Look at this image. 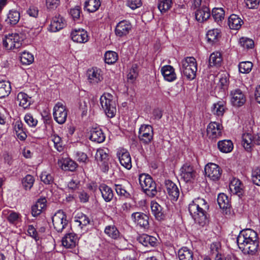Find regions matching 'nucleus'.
I'll return each instance as SVG.
<instances>
[{
    "label": "nucleus",
    "mask_w": 260,
    "mask_h": 260,
    "mask_svg": "<svg viewBox=\"0 0 260 260\" xmlns=\"http://www.w3.org/2000/svg\"><path fill=\"white\" fill-rule=\"evenodd\" d=\"M237 243L243 253L253 255L258 246L257 233L250 229L243 230L237 238Z\"/></svg>",
    "instance_id": "obj_1"
},
{
    "label": "nucleus",
    "mask_w": 260,
    "mask_h": 260,
    "mask_svg": "<svg viewBox=\"0 0 260 260\" xmlns=\"http://www.w3.org/2000/svg\"><path fill=\"white\" fill-rule=\"evenodd\" d=\"M209 205L202 198L196 199L189 204L188 211L196 223L204 226L207 222V211Z\"/></svg>",
    "instance_id": "obj_2"
},
{
    "label": "nucleus",
    "mask_w": 260,
    "mask_h": 260,
    "mask_svg": "<svg viewBox=\"0 0 260 260\" xmlns=\"http://www.w3.org/2000/svg\"><path fill=\"white\" fill-rule=\"evenodd\" d=\"M180 71L189 80L194 79L197 71V63L193 57H187L181 62Z\"/></svg>",
    "instance_id": "obj_3"
},
{
    "label": "nucleus",
    "mask_w": 260,
    "mask_h": 260,
    "mask_svg": "<svg viewBox=\"0 0 260 260\" xmlns=\"http://www.w3.org/2000/svg\"><path fill=\"white\" fill-rule=\"evenodd\" d=\"M139 180L141 186L147 196L153 197L156 195V185L150 175L141 174L139 176Z\"/></svg>",
    "instance_id": "obj_4"
},
{
    "label": "nucleus",
    "mask_w": 260,
    "mask_h": 260,
    "mask_svg": "<svg viewBox=\"0 0 260 260\" xmlns=\"http://www.w3.org/2000/svg\"><path fill=\"white\" fill-rule=\"evenodd\" d=\"M100 104L108 117L113 118L115 116L116 112V103L111 94L104 93L100 98Z\"/></svg>",
    "instance_id": "obj_5"
},
{
    "label": "nucleus",
    "mask_w": 260,
    "mask_h": 260,
    "mask_svg": "<svg viewBox=\"0 0 260 260\" xmlns=\"http://www.w3.org/2000/svg\"><path fill=\"white\" fill-rule=\"evenodd\" d=\"M95 158L101 170L104 173L107 172L110 168V156L108 149H98Z\"/></svg>",
    "instance_id": "obj_6"
},
{
    "label": "nucleus",
    "mask_w": 260,
    "mask_h": 260,
    "mask_svg": "<svg viewBox=\"0 0 260 260\" xmlns=\"http://www.w3.org/2000/svg\"><path fill=\"white\" fill-rule=\"evenodd\" d=\"M22 41L23 39L18 34H9L3 38V45L7 50L18 49L21 46Z\"/></svg>",
    "instance_id": "obj_7"
},
{
    "label": "nucleus",
    "mask_w": 260,
    "mask_h": 260,
    "mask_svg": "<svg viewBox=\"0 0 260 260\" xmlns=\"http://www.w3.org/2000/svg\"><path fill=\"white\" fill-rule=\"evenodd\" d=\"M53 115L54 120L58 124H62L67 120L68 110L62 103L58 102L54 107Z\"/></svg>",
    "instance_id": "obj_8"
},
{
    "label": "nucleus",
    "mask_w": 260,
    "mask_h": 260,
    "mask_svg": "<svg viewBox=\"0 0 260 260\" xmlns=\"http://www.w3.org/2000/svg\"><path fill=\"white\" fill-rule=\"evenodd\" d=\"M54 228L57 232H61L68 223L67 215L64 212L58 210L52 217Z\"/></svg>",
    "instance_id": "obj_9"
},
{
    "label": "nucleus",
    "mask_w": 260,
    "mask_h": 260,
    "mask_svg": "<svg viewBox=\"0 0 260 260\" xmlns=\"http://www.w3.org/2000/svg\"><path fill=\"white\" fill-rule=\"evenodd\" d=\"M242 139L243 146L247 151H250L254 144L260 145V133L254 135L245 133L243 134Z\"/></svg>",
    "instance_id": "obj_10"
},
{
    "label": "nucleus",
    "mask_w": 260,
    "mask_h": 260,
    "mask_svg": "<svg viewBox=\"0 0 260 260\" xmlns=\"http://www.w3.org/2000/svg\"><path fill=\"white\" fill-rule=\"evenodd\" d=\"M138 138L143 144H149L153 138L152 127L148 124L142 125L139 128Z\"/></svg>",
    "instance_id": "obj_11"
},
{
    "label": "nucleus",
    "mask_w": 260,
    "mask_h": 260,
    "mask_svg": "<svg viewBox=\"0 0 260 260\" xmlns=\"http://www.w3.org/2000/svg\"><path fill=\"white\" fill-rule=\"evenodd\" d=\"M206 176L213 181L219 179L221 177L222 170L216 164L209 163L205 167Z\"/></svg>",
    "instance_id": "obj_12"
},
{
    "label": "nucleus",
    "mask_w": 260,
    "mask_h": 260,
    "mask_svg": "<svg viewBox=\"0 0 260 260\" xmlns=\"http://www.w3.org/2000/svg\"><path fill=\"white\" fill-rule=\"evenodd\" d=\"M222 126L218 122H211L207 128V133L209 138L215 140L219 138L222 134Z\"/></svg>",
    "instance_id": "obj_13"
},
{
    "label": "nucleus",
    "mask_w": 260,
    "mask_h": 260,
    "mask_svg": "<svg viewBox=\"0 0 260 260\" xmlns=\"http://www.w3.org/2000/svg\"><path fill=\"white\" fill-rule=\"evenodd\" d=\"M231 101L232 104L236 107H241L246 102V97L242 91L240 89H235L231 91Z\"/></svg>",
    "instance_id": "obj_14"
},
{
    "label": "nucleus",
    "mask_w": 260,
    "mask_h": 260,
    "mask_svg": "<svg viewBox=\"0 0 260 260\" xmlns=\"http://www.w3.org/2000/svg\"><path fill=\"white\" fill-rule=\"evenodd\" d=\"M132 28L131 23L126 20L120 21L116 25L115 32L117 36L122 37L129 34Z\"/></svg>",
    "instance_id": "obj_15"
},
{
    "label": "nucleus",
    "mask_w": 260,
    "mask_h": 260,
    "mask_svg": "<svg viewBox=\"0 0 260 260\" xmlns=\"http://www.w3.org/2000/svg\"><path fill=\"white\" fill-rule=\"evenodd\" d=\"M117 156L120 164L123 167L128 170L131 169L132 167L131 157L129 153L126 150L124 149L119 150L117 152Z\"/></svg>",
    "instance_id": "obj_16"
},
{
    "label": "nucleus",
    "mask_w": 260,
    "mask_h": 260,
    "mask_svg": "<svg viewBox=\"0 0 260 260\" xmlns=\"http://www.w3.org/2000/svg\"><path fill=\"white\" fill-rule=\"evenodd\" d=\"M180 172L182 178L186 182L191 181L196 177V171L193 167L188 164H185L182 167Z\"/></svg>",
    "instance_id": "obj_17"
},
{
    "label": "nucleus",
    "mask_w": 260,
    "mask_h": 260,
    "mask_svg": "<svg viewBox=\"0 0 260 260\" xmlns=\"http://www.w3.org/2000/svg\"><path fill=\"white\" fill-rule=\"evenodd\" d=\"M132 218L135 223L140 227L148 229L149 227V217L142 212H135L132 214Z\"/></svg>",
    "instance_id": "obj_18"
},
{
    "label": "nucleus",
    "mask_w": 260,
    "mask_h": 260,
    "mask_svg": "<svg viewBox=\"0 0 260 260\" xmlns=\"http://www.w3.org/2000/svg\"><path fill=\"white\" fill-rule=\"evenodd\" d=\"M71 37L74 42L79 43H84L88 40L87 32L83 29L73 30L71 34Z\"/></svg>",
    "instance_id": "obj_19"
},
{
    "label": "nucleus",
    "mask_w": 260,
    "mask_h": 260,
    "mask_svg": "<svg viewBox=\"0 0 260 260\" xmlns=\"http://www.w3.org/2000/svg\"><path fill=\"white\" fill-rule=\"evenodd\" d=\"M165 186L171 199L176 201L180 194L179 189L177 185L171 180H168L165 181Z\"/></svg>",
    "instance_id": "obj_20"
},
{
    "label": "nucleus",
    "mask_w": 260,
    "mask_h": 260,
    "mask_svg": "<svg viewBox=\"0 0 260 260\" xmlns=\"http://www.w3.org/2000/svg\"><path fill=\"white\" fill-rule=\"evenodd\" d=\"M3 215L12 224H16L21 220V216L20 213L9 209L4 210Z\"/></svg>",
    "instance_id": "obj_21"
},
{
    "label": "nucleus",
    "mask_w": 260,
    "mask_h": 260,
    "mask_svg": "<svg viewBox=\"0 0 260 260\" xmlns=\"http://www.w3.org/2000/svg\"><path fill=\"white\" fill-rule=\"evenodd\" d=\"M161 73L165 80L172 82L176 80L177 76L175 72V69L170 65H166L161 68Z\"/></svg>",
    "instance_id": "obj_22"
},
{
    "label": "nucleus",
    "mask_w": 260,
    "mask_h": 260,
    "mask_svg": "<svg viewBox=\"0 0 260 260\" xmlns=\"http://www.w3.org/2000/svg\"><path fill=\"white\" fill-rule=\"evenodd\" d=\"M66 25V22L63 18L59 15L55 16L52 18L49 26V29L52 32H56Z\"/></svg>",
    "instance_id": "obj_23"
},
{
    "label": "nucleus",
    "mask_w": 260,
    "mask_h": 260,
    "mask_svg": "<svg viewBox=\"0 0 260 260\" xmlns=\"http://www.w3.org/2000/svg\"><path fill=\"white\" fill-rule=\"evenodd\" d=\"M101 70L92 68L87 71L88 79L92 84H97L103 80Z\"/></svg>",
    "instance_id": "obj_24"
},
{
    "label": "nucleus",
    "mask_w": 260,
    "mask_h": 260,
    "mask_svg": "<svg viewBox=\"0 0 260 260\" xmlns=\"http://www.w3.org/2000/svg\"><path fill=\"white\" fill-rule=\"evenodd\" d=\"M137 240L140 243L145 247H154L156 245L157 239L153 236L147 234H142L139 236Z\"/></svg>",
    "instance_id": "obj_25"
},
{
    "label": "nucleus",
    "mask_w": 260,
    "mask_h": 260,
    "mask_svg": "<svg viewBox=\"0 0 260 260\" xmlns=\"http://www.w3.org/2000/svg\"><path fill=\"white\" fill-rule=\"evenodd\" d=\"M78 242V239L75 234L69 233L66 235L62 239V244L67 248L75 247Z\"/></svg>",
    "instance_id": "obj_26"
},
{
    "label": "nucleus",
    "mask_w": 260,
    "mask_h": 260,
    "mask_svg": "<svg viewBox=\"0 0 260 260\" xmlns=\"http://www.w3.org/2000/svg\"><path fill=\"white\" fill-rule=\"evenodd\" d=\"M47 200L45 198H40L31 207V214L34 217L40 215L43 209L46 208Z\"/></svg>",
    "instance_id": "obj_27"
},
{
    "label": "nucleus",
    "mask_w": 260,
    "mask_h": 260,
    "mask_svg": "<svg viewBox=\"0 0 260 260\" xmlns=\"http://www.w3.org/2000/svg\"><path fill=\"white\" fill-rule=\"evenodd\" d=\"M210 16V9L206 6H203L199 8L195 13L196 19L199 22H203L207 20Z\"/></svg>",
    "instance_id": "obj_28"
},
{
    "label": "nucleus",
    "mask_w": 260,
    "mask_h": 260,
    "mask_svg": "<svg viewBox=\"0 0 260 260\" xmlns=\"http://www.w3.org/2000/svg\"><path fill=\"white\" fill-rule=\"evenodd\" d=\"M89 139L92 141L100 143L105 141V136L100 128L95 127L91 129Z\"/></svg>",
    "instance_id": "obj_29"
},
{
    "label": "nucleus",
    "mask_w": 260,
    "mask_h": 260,
    "mask_svg": "<svg viewBox=\"0 0 260 260\" xmlns=\"http://www.w3.org/2000/svg\"><path fill=\"white\" fill-rule=\"evenodd\" d=\"M151 208L152 214L157 220L161 221L165 219V214L163 208L157 202H151Z\"/></svg>",
    "instance_id": "obj_30"
},
{
    "label": "nucleus",
    "mask_w": 260,
    "mask_h": 260,
    "mask_svg": "<svg viewBox=\"0 0 260 260\" xmlns=\"http://www.w3.org/2000/svg\"><path fill=\"white\" fill-rule=\"evenodd\" d=\"M14 130L18 139L24 141L27 137L26 130L23 127V124L20 120H17L14 125Z\"/></svg>",
    "instance_id": "obj_31"
},
{
    "label": "nucleus",
    "mask_w": 260,
    "mask_h": 260,
    "mask_svg": "<svg viewBox=\"0 0 260 260\" xmlns=\"http://www.w3.org/2000/svg\"><path fill=\"white\" fill-rule=\"evenodd\" d=\"M99 189L105 202H109L112 201L114 197V193L111 187L105 184H102L99 186Z\"/></svg>",
    "instance_id": "obj_32"
},
{
    "label": "nucleus",
    "mask_w": 260,
    "mask_h": 260,
    "mask_svg": "<svg viewBox=\"0 0 260 260\" xmlns=\"http://www.w3.org/2000/svg\"><path fill=\"white\" fill-rule=\"evenodd\" d=\"M74 222L76 225L82 229L90 224V219L86 215L80 213L74 217Z\"/></svg>",
    "instance_id": "obj_33"
},
{
    "label": "nucleus",
    "mask_w": 260,
    "mask_h": 260,
    "mask_svg": "<svg viewBox=\"0 0 260 260\" xmlns=\"http://www.w3.org/2000/svg\"><path fill=\"white\" fill-rule=\"evenodd\" d=\"M228 24L231 29L238 30L243 24V21L238 15L233 14L229 17Z\"/></svg>",
    "instance_id": "obj_34"
},
{
    "label": "nucleus",
    "mask_w": 260,
    "mask_h": 260,
    "mask_svg": "<svg viewBox=\"0 0 260 260\" xmlns=\"http://www.w3.org/2000/svg\"><path fill=\"white\" fill-rule=\"evenodd\" d=\"M244 186L241 181L237 178H234L230 184V189L233 193L240 196L242 194Z\"/></svg>",
    "instance_id": "obj_35"
},
{
    "label": "nucleus",
    "mask_w": 260,
    "mask_h": 260,
    "mask_svg": "<svg viewBox=\"0 0 260 260\" xmlns=\"http://www.w3.org/2000/svg\"><path fill=\"white\" fill-rule=\"evenodd\" d=\"M59 164L61 169L64 170L73 171L77 167V164L74 161L68 158L62 159L59 161Z\"/></svg>",
    "instance_id": "obj_36"
},
{
    "label": "nucleus",
    "mask_w": 260,
    "mask_h": 260,
    "mask_svg": "<svg viewBox=\"0 0 260 260\" xmlns=\"http://www.w3.org/2000/svg\"><path fill=\"white\" fill-rule=\"evenodd\" d=\"M100 6V0H86L84 3V9L89 13H93L99 9Z\"/></svg>",
    "instance_id": "obj_37"
},
{
    "label": "nucleus",
    "mask_w": 260,
    "mask_h": 260,
    "mask_svg": "<svg viewBox=\"0 0 260 260\" xmlns=\"http://www.w3.org/2000/svg\"><path fill=\"white\" fill-rule=\"evenodd\" d=\"M218 149L222 152L229 153L233 149V144L231 141L224 140L219 141L217 143Z\"/></svg>",
    "instance_id": "obj_38"
},
{
    "label": "nucleus",
    "mask_w": 260,
    "mask_h": 260,
    "mask_svg": "<svg viewBox=\"0 0 260 260\" xmlns=\"http://www.w3.org/2000/svg\"><path fill=\"white\" fill-rule=\"evenodd\" d=\"M225 103L223 101H219L215 103L212 108V113L218 116H222L226 110Z\"/></svg>",
    "instance_id": "obj_39"
},
{
    "label": "nucleus",
    "mask_w": 260,
    "mask_h": 260,
    "mask_svg": "<svg viewBox=\"0 0 260 260\" xmlns=\"http://www.w3.org/2000/svg\"><path fill=\"white\" fill-rule=\"evenodd\" d=\"M30 98L24 92H19L17 97L19 105L24 109L27 108L30 105Z\"/></svg>",
    "instance_id": "obj_40"
},
{
    "label": "nucleus",
    "mask_w": 260,
    "mask_h": 260,
    "mask_svg": "<svg viewBox=\"0 0 260 260\" xmlns=\"http://www.w3.org/2000/svg\"><path fill=\"white\" fill-rule=\"evenodd\" d=\"M220 30L218 29H212L208 31L206 38L209 43L213 44L216 43L220 37Z\"/></svg>",
    "instance_id": "obj_41"
},
{
    "label": "nucleus",
    "mask_w": 260,
    "mask_h": 260,
    "mask_svg": "<svg viewBox=\"0 0 260 260\" xmlns=\"http://www.w3.org/2000/svg\"><path fill=\"white\" fill-rule=\"evenodd\" d=\"M217 201L220 209L226 210L230 207V204L228 196L223 193H219Z\"/></svg>",
    "instance_id": "obj_42"
},
{
    "label": "nucleus",
    "mask_w": 260,
    "mask_h": 260,
    "mask_svg": "<svg viewBox=\"0 0 260 260\" xmlns=\"http://www.w3.org/2000/svg\"><path fill=\"white\" fill-rule=\"evenodd\" d=\"M20 19V14L17 11L11 10L9 11L7 15V18L5 20V22L7 24L10 25L16 24Z\"/></svg>",
    "instance_id": "obj_43"
},
{
    "label": "nucleus",
    "mask_w": 260,
    "mask_h": 260,
    "mask_svg": "<svg viewBox=\"0 0 260 260\" xmlns=\"http://www.w3.org/2000/svg\"><path fill=\"white\" fill-rule=\"evenodd\" d=\"M222 57L219 52L212 53L209 57V65L211 67H219L222 62Z\"/></svg>",
    "instance_id": "obj_44"
},
{
    "label": "nucleus",
    "mask_w": 260,
    "mask_h": 260,
    "mask_svg": "<svg viewBox=\"0 0 260 260\" xmlns=\"http://www.w3.org/2000/svg\"><path fill=\"white\" fill-rule=\"evenodd\" d=\"M11 87L10 82L0 81V99L7 96L11 92Z\"/></svg>",
    "instance_id": "obj_45"
},
{
    "label": "nucleus",
    "mask_w": 260,
    "mask_h": 260,
    "mask_svg": "<svg viewBox=\"0 0 260 260\" xmlns=\"http://www.w3.org/2000/svg\"><path fill=\"white\" fill-rule=\"evenodd\" d=\"M222 250L221 243L218 242H213L210 247V254L212 257L222 255Z\"/></svg>",
    "instance_id": "obj_46"
},
{
    "label": "nucleus",
    "mask_w": 260,
    "mask_h": 260,
    "mask_svg": "<svg viewBox=\"0 0 260 260\" xmlns=\"http://www.w3.org/2000/svg\"><path fill=\"white\" fill-rule=\"evenodd\" d=\"M104 232L107 236L113 239H117L120 235L119 231L114 225L106 226Z\"/></svg>",
    "instance_id": "obj_47"
},
{
    "label": "nucleus",
    "mask_w": 260,
    "mask_h": 260,
    "mask_svg": "<svg viewBox=\"0 0 260 260\" xmlns=\"http://www.w3.org/2000/svg\"><path fill=\"white\" fill-rule=\"evenodd\" d=\"M180 260H193L192 252L187 247H183L178 251Z\"/></svg>",
    "instance_id": "obj_48"
},
{
    "label": "nucleus",
    "mask_w": 260,
    "mask_h": 260,
    "mask_svg": "<svg viewBox=\"0 0 260 260\" xmlns=\"http://www.w3.org/2000/svg\"><path fill=\"white\" fill-rule=\"evenodd\" d=\"M105 61L109 64H113L118 60V56L116 52L108 51L106 52L105 55Z\"/></svg>",
    "instance_id": "obj_49"
},
{
    "label": "nucleus",
    "mask_w": 260,
    "mask_h": 260,
    "mask_svg": "<svg viewBox=\"0 0 260 260\" xmlns=\"http://www.w3.org/2000/svg\"><path fill=\"white\" fill-rule=\"evenodd\" d=\"M34 182V177L31 175L28 174L23 178L22 184L25 190H29L32 187Z\"/></svg>",
    "instance_id": "obj_50"
},
{
    "label": "nucleus",
    "mask_w": 260,
    "mask_h": 260,
    "mask_svg": "<svg viewBox=\"0 0 260 260\" xmlns=\"http://www.w3.org/2000/svg\"><path fill=\"white\" fill-rule=\"evenodd\" d=\"M212 15L215 21L218 22L223 19L224 11L221 8H214L212 10Z\"/></svg>",
    "instance_id": "obj_51"
},
{
    "label": "nucleus",
    "mask_w": 260,
    "mask_h": 260,
    "mask_svg": "<svg viewBox=\"0 0 260 260\" xmlns=\"http://www.w3.org/2000/svg\"><path fill=\"white\" fill-rule=\"evenodd\" d=\"M172 0H159L158 8L161 13H165L171 7Z\"/></svg>",
    "instance_id": "obj_52"
},
{
    "label": "nucleus",
    "mask_w": 260,
    "mask_h": 260,
    "mask_svg": "<svg viewBox=\"0 0 260 260\" xmlns=\"http://www.w3.org/2000/svg\"><path fill=\"white\" fill-rule=\"evenodd\" d=\"M41 180L46 184H51L54 182V177L51 173L43 171L40 175Z\"/></svg>",
    "instance_id": "obj_53"
},
{
    "label": "nucleus",
    "mask_w": 260,
    "mask_h": 260,
    "mask_svg": "<svg viewBox=\"0 0 260 260\" xmlns=\"http://www.w3.org/2000/svg\"><path fill=\"white\" fill-rule=\"evenodd\" d=\"M252 66L253 64L250 61L241 62L238 66L239 71L241 73H248L251 70Z\"/></svg>",
    "instance_id": "obj_54"
},
{
    "label": "nucleus",
    "mask_w": 260,
    "mask_h": 260,
    "mask_svg": "<svg viewBox=\"0 0 260 260\" xmlns=\"http://www.w3.org/2000/svg\"><path fill=\"white\" fill-rule=\"evenodd\" d=\"M228 75L226 73H223L220 75L219 78V82L218 86L222 89L224 92L227 88L229 84Z\"/></svg>",
    "instance_id": "obj_55"
},
{
    "label": "nucleus",
    "mask_w": 260,
    "mask_h": 260,
    "mask_svg": "<svg viewBox=\"0 0 260 260\" xmlns=\"http://www.w3.org/2000/svg\"><path fill=\"white\" fill-rule=\"evenodd\" d=\"M115 189L118 196L124 198H129L131 194L121 184H115Z\"/></svg>",
    "instance_id": "obj_56"
},
{
    "label": "nucleus",
    "mask_w": 260,
    "mask_h": 260,
    "mask_svg": "<svg viewBox=\"0 0 260 260\" xmlns=\"http://www.w3.org/2000/svg\"><path fill=\"white\" fill-rule=\"evenodd\" d=\"M34 56L28 52H24L20 57L21 62L23 64H29L34 61Z\"/></svg>",
    "instance_id": "obj_57"
},
{
    "label": "nucleus",
    "mask_w": 260,
    "mask_h": 260,
    "mask_svg": "<svg viewBox=\"0 0 260 260\" xmlns=\"http://www.w3.org/2000/svg\"><path fill=\"white\" fill-rule=\"evenodd\" d=\"M89 100L87 98H82L79 102V109L82 111V115H86L87 112Z\"/></svg>",
    "instance_id": "obj_58"
},
{
    "label": "nucleus",
    "mask_w": 260,
    "mask_h": 260,
    "mask_svg": "<svg viewBox=\"0 0 260 260\" xmlns=\"http://www.w3.org/2000/svg\"><path fill=\"white\" fill-rule=\"evenodd\" d=\"M239 44L244 48H252L254 46L253 41L247 38H241L239 40Z\"/></svg>",
    "instance_id": "obj_59"
},
{
    "label": "nucleus",
    "mask_w": 260,
    "mask_h": 260,
    "mask_svg": "<svg viewBox=\"0 0 260 260\" xmlns=\"http://www.w3.org/2000/svg\"><path fill=\"white\" fill-rule=\"evenodd\" d=\"M252 181L254 184L260 186V168H257L252 173Z\"/></svg>",
    "instance_id": "obj_60"
},
{
    "label": "nucleus",
    "mask_w": 260,
    "mask_h": 260,
    "mask_svg": "<svg viewBox=\"0 0 260 260\" xmlns=\"http://www.w3.org/2000/svg\"><path fill=\"white\" fill-rule=\"evenodd\" d=\"M138 67L137 64H134L129 70L127 75V78L131 82L135 80L138 76Z\"/></svg>",
    "instance_id": "obj_61"
},
{
    "label": "nucleus",
    "mask_w": 260,
    "mask_h": 260,
    "mask_svg": "<svg viewBox=\"0 0 260 260\" xmlns=\"http://www.w3.org/2000/svg\"><path fill=\"white\" fill-rule=\"evenodd\" d=\"M52 141L53 142L56 149L59 152L61 151L63 148L61 138L57 135H54L52 136Z\"/></svg>",
    "instance_id": "obj_62"
},
{
    "label": "nucleus",
    "mask_w": 260,
    "mask_h": 260,
    "mask_svg": "<svg viewBox=\"0 0 260 260\" xmlns=\"http://www.w3.org/2000/svg\"><path fill=\"white\" fill-rule=\"evenodd\" d=\"M25 122L30 127H35L38 123V120L34 118L31 114H27L24 117Z\"/></svg>",
    "instance_id": "obj_63"
},
{
    "label": "nucleus",
    "mask_w": 260,
    "mask_h": 260,
    "mask_svg": "<svg viewBox=\"0 0 260 260\" xmlns=\"http://www.w3.org/2000/svg\"><path fill=\"white\" fill-rule=\"evenodd\" d=\"M81 14V9L79 7L76 6L70 11V14L75 21L79 19Z\"/></svg>",
    "instance_id": "obj_64"
}]
</instances>
